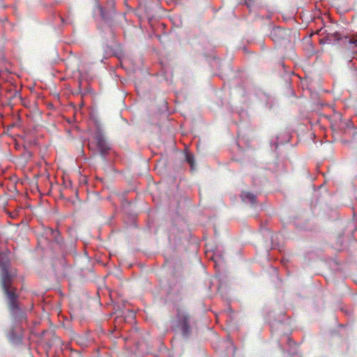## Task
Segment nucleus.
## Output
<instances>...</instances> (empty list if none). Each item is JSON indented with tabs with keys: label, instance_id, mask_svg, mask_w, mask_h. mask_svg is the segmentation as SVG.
<instances>
[{
	"label": "nucleus",
	"instance_id": "nucleus-1",
	"mask_svg": "<svg viewBox=\"0 0 357 357\" xmlns=\"http://www.w3.org/2000/svg\"><path fill=\"white\" fill-rule=\"evenodd\" d=\"M10 263L5 257H0V286L6 296L13 325L6 337L13 344L22 342V328L20 324L26 320V312L19 301L16 288L13 287L15 274L9 270Z\"/></svg>",
	"mask_w": 357,
	"mask_h": 357
},
{
	"label": "nucleus",
	"instance_id": "nucleus-2",
	"mask_svg": "<svg viewBox=\"0 0 357 357\" xmlns=\"http://www.w3.org/2000/svg\"><path fill=\"white\" fill-rule=\"evenodd\" d=\"M114 1H107L106 6H103L97 1L93 8V17L104 22H109L114 14Z\"/></svg>",
	"mask_w": 357,
	"mask_h": 357
},
{
	"label": "nucleus",
	"instance_id": "nucleus-3",
	"mask_svg": "<svg viewBox=\"0 0 357 357\" xmlns=\"http://www.w3.org/2000/svg\"><path fill=\"white\" fill-rule=\"evenodd\" d=\"M190 317L185 310H177L175 326L181 331L183 336H188L190 333Z\"/></svg>",
	"mask_w": 357,
	"mask_h": 357
},
{
	"label": "nucleus",
	"instance_id": "nucleus-4",
	"mask_svg": "<svg viewBox=\"0 0 357 357\" xmlns=\"http://www.w3.org/2000/svg\"><path fill=\"white\" fill-rule=\"evenodd\" d=\"M95 139L97 142L99 152L102 157L105 158L110 147L105 137L103 131L99 125L97 126V129L95 132Z\"/></svg>",
	"mask_w": 357,
	"mask_h": 357
},
{
	"label": "nucleus",
	"instance_id": "nucleus-5",
	"mask_svg": "<svg viewBox=\"0 0 357 357\" xmlns=\"http://www.w3.org/2000/svg\"><path fill=\"white\" fill-rule=\"evenodd\" d=\"M241 199L244 203L254 206L256 203V196L249 192H243L241 195Z\"/></svg>",
	"mask_w": 357,
	"mask_h": 357
},
{
	"label": "nucleus",
	"instance_id": "nucleus-6",
	"mask_svg": "<svg viewBox=\"0 0 357 357\" xmlns=\"http://www.w3.org/2000/svg\"><path fill=\"white\" fill-rule=\"evenodd\" d=\"M284 31L280 27L273 29L271 32V37L275 42H279L280 39L284 38Z\"/></svg>",
	"mask_w": 357,
	"mask_h": 357
},
{
	"label": "nucleus",
	"instance_id": "nucleus-7",
	"mask_svg": "<svg viewBox=\"0 0 357 357\" xmlns=\"http://www.w3.org/2000/svg\"><path fill=\"white\" fill-rule=\"evenodd\" d=\"M185 160L190 165L191 170H195V162L194 155L190 153H186Z\"/></svg>",
	"mask_w": 357,
	"mask_h": 357
},
{
	"label": "nucleus",
	"instance_id": "nucleus-8",
	"mask_svg": "<svg viewBox=\"0 0 357 357\" xmlns=\"http://www.w3.org/2000/svg\"><path fill=\"white\" fill-rule=\"evenodd\" d=\"M351 43L355 44L356 46L357 47V40H354V41H351Z\"/></svg>",
	"mask_w": 357,
	"mask_h": 357
},
{
	"label": "nucleus",
	"instance_id": "nucleus-9",
	"mask_svg": "<svg viewBox=\"0 0 357 357\" xmlns=\"http://www.w3.org/2000/svg\"><path fill=\"white\" fill-rule=\"evenodd\" d=\"M246 4H247L248 7H250V3H246Z\"/></svg>",
	"mask_w": 357,
	"mask_h": 357
}]
</instances>
